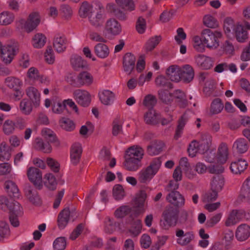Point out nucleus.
<instances>
[{
	"label": "nucleus",
	"mask_w": 250,
	"mask_h": 250,
	"mask_svg": "<svg viewBox=\"0 0 250 250\" xmlns=\"http://www.w3.org/2000/svg\"><path fill=\"white\" fill-rule=\"evenodd\" d=\"M161 165L160 158L154 159L146 168H143L138 173V180L141 183L149 182L157 173Z\"/></svg>",
	"instance_id": "1"
},
{
	"label": "nucleus",
	"mask_w": 250,
	"mask_h": 250,
	"mask_svg": "<svg viewBox=\"0 0 250 250\" xmlns=\"http://www.w3.org/2000/svg\"><path fill=\"white\" fill-rule=\"evenodd\" d=\"M146 193L144 190H140L139 193L136 194L134 199L133 211L130 214L131 218H137L140 215L144 214L146 211Z\"/></svg>",
	"instance_id": "2"
},
{
	"label": "nucleus",
	"mask_w": 250,
	"mask_h": 250,
	"mask_svg": "<svg viewBox=\"0 0 250 250\" xmlns=\"http://www.w3.org/2000/svg\"><path fill=\"white\" fill-rule=\"evenodd\" d=\"M202 36L207 47L216 49L219 45V39L222 38V34L219 31L213 32L209 29H205L202 32Z\"/></svg>",
	"instance_id": "3"
},
{
	"label": "nucleus",
	"mask_w": 250,
	"mask_h": 250,
	"mask_svg": "<svg viewBox=\"0 0 250 250\" xmlns=\"http://www.w3.org/2000/svg\"><path fill=\"white\" fill-rule=\"evenodd\" d=\"M18 51L19 47L17 43L2 46V43L0 42V57L5 63H10Z\"/></svg>",
	"instance_id": "4"
},
{
	"label": "nucleus",
	"mask_w": 250,
	"mask_h": 250,
	"mask_svg": "<svg viewBox=\"0 0 250 250\" xmlns=\"http://www.w3.org/2000/svg\"><path fill=\"white\" fill-rule=\"evenodd\" d=\"M179 208L171 205L167 206L163 212L164 220L167 223V228L175 226L177 224Z\"/></svg>",
	"instance_id": "5"
},
{
	"label": "nucleus",
	"mask_w": 250,
	"mask_h": 250,
	"mask_svg": "<svg viewBox=\"0 0 250 250\" xmlns=\"http://www.w3.org/2000/svg\"><path fill=\"white\" fill-rule=\"evenodd\" d=\"M0 206L3 209V206L7 207L9 210V215H21L22 214V208L21 205L17 201L8 199L4 196L0 197Z\"/></svg>",
	"instance_id": "6"
},
{
	"label": "nucleus",
	"mask_w": 250,
	"mask_h": 250,
	"mask_svg": "<svg viewBox=\"0 0 250 250\" xmlns=\"http://www.w3.org/2000/svg\"><path fill=\"white\" fill-rule=\"evenodd\" d=\"M27 175L37 189L40 190L42 188V173L39 168L30 167L27 169Z\"/></svg>",
	"instance_id": "7"
},
{
	"label": "nucleus",
	"mask_w": 250,
	"mask_h": 250,
	"mask_svg": "<svg viewBox=\"0 0 250 250\" xmlns=\"http://www.w3.org/2000/svg\"><path fill=\"white\" fill-rule=\"evenodd\" d=\"M98 10L96 13L94 14V11L89 16L88 20L91 24L95 27H99L104 22L105 19L104 8L100 3L97 4Z\"/></svg>",
	"instance_id": "8"
},
{
	"label": "nucleus",
	"mask_w": 250,
	"mask_h": 250,
	"mask_svg": "<svg viewBox=\"0 0 250 250\" xmlns=\"http://www.w3.org/2000/svg\"><path fill=\"white\" fill-rule=\"evenodd\" d=\"M21 24H24V28L29 33L35 29L40 22V18L38 12H32L28 16L27 21L21 19L20 21Z\"/></svg>",
	"instance_id": "9"
},
{
	"label": "nucleus",
	"mask_w": 250,
	"mask_h": 250,
	"mask_svg": "<svg viewBox=\"0 0 250 250\" xmlns=\"http://www.w3.org/2000/svg\"><path fill=\"white\" fill-rule=\"evenodd\" d=\"M166 200L174 207L180 208L184 206V197L178 191L172 190L167 195Z\"/></svg>",
	"instance_id": "10"
},
{
	"label": "nucleus",
	"mask_w": 250,
	"mask_h": 250,
	"mask_svg": "<svg viewBox=\"0 0 250 250\" xmlns=\"http://www.w3.org/2000/svg\"><path fill=\"white\" fill-rule=\"evenodd\" d=\"M175 235L178 237L176 240L177 243L181 246H187L195 238L192 231H188L185 233L184 230L181 229L176 230Z\"/></svg>",
	"instance_id": "11"
},
{
	"label": "nucleus",
	"mask_w": 250,
	"mask_h": 250,
	"mask_svg": "<svg viewBox=\"0 0 250 250\" xmlns=\"http://www.w3.org/2000/svg\"><path fill=\"white\" fill-rule=\"evenodd\" d=\"M77 102L83 107L88 106L91 102L90 94L86 90L77 89L73 93Z\"/></svg>",
	"instance_id": "12"
},
{
	"label": "nucleus",
	"mask_w": 250,
	"mask_h": 250,
	"mask_svg": "<svg viewBox=\"0 0 250 250\" xmlns=\"http://www.w3.org/2000/svg\"><path fill=\"white\" fill-rule=\"evenodd\" d=\"M105 30L106 32L112 36L119 35L122 32L121 24L115 19H108L105 23Z\"/></svg>",
	"instance_id": "13"
},
{
	"label": "nucleus",
	"mask_w": 250,
	"mask_h": 250,
	"mask_svg": "<svg viewBox=\"0 0 250 250\" xmlns=\"http://www.w3.org/2000/svg\"><path fill=\"white\" fill-rule=\"evenodd\" d=\"M25 195L30 202L36 205L41 204V200L37 191L30 185H27L24 189Z\"/></svg>",
	"instance_id": "14"
},
{
	"label": "nucleus",
	"mask_w": 250,
	"mask_h": 250,
	"mask_svg": "<svg viewBox=\"0 0 250 250\" xmlns=\"http://www.w3.org/2000/svg\"><path fill=\"white\" fill-rule=\"evenodd\" d=\"M136 58L131 53H126L123 57V68L125 72L130 74L135 67Z\"/></svg>",
	"instance_id": "15"
},
{
	"label": "nucleus",
	"mask_w": 250,
	"mask_h": 250,
	"mask_svg": "<svg viewBox=\"0 0 250 250\" xmlns=\"http://www.w3.org/2000/svg\"><path fill=\"white\" fill-rule=\"evenodd\" d=\"M244 214L245 212L242 210H232L225 222V225L229 227L235 225L244 215Z\"/></svg>",
	"instance_id": "16"
},
{
	"label": "nucleus",
	"mask_w": 250,
	"mask_h": 250,
	"mask_svg": "<svg viewBox=\"0 0 250 250\" xmlns=\"http://www.w3.org/2000/svg\"><path fill=\"white\" fill-rule=\"evenodd\" d=\"M26 94L35 107L40 105L41 94L37 88L32 86L29 87L26 89Z\"/></svg>",
	"instance_id": "17"
},
{
	"label": "nucleus",
	"mask_w": 250,
	"mask_h": 250,
	"mask_svg": "<svg viewBox=\"0 0 250 250\" xmlns=\"http://www.w3.org/2000/svg\"><path fill=\"white\" fill-rule=\"evenodd\" d=\"M250 236V227L245 224L239 225L235 232V237L239 241H244Z\"/></svg>",
	"instance_id": "18"
},
{
	"label": "nucleus",
	"mask_w": 250,
	"mask_h": 250,
	"mask_svg": "<svg viewBox=\"0 0 250 250\" xmlns=\"http://www.w3.org/2000/svg\"><path fill=\"white\" fill-rule=\"evenodd\" d=\"M67 40L64 35H57L54 38L53 46L58 53L64 52L67 46Z\"/></svg>",
	"instance_id": "19"
},
{
	"label": "nucleus",
	"mask_w": 250,
	"mask_h": 250,
	"mask_svg": "<svg viewBox=\"0 0 250 250\" xmlns=\"http://www.w3.org/2000/svg\"><path fill=\"white\" fill-rule=\"evenodd\" d=\"M70 216V211L69 208H65L58 214L57 218L58 226L59 229H62L67 226Z\"/></svg>",
	"instance_id": "20"
},
{
	"label": "nucleus",
	"mask_w": 250,
	"mask_h": 250,
	"mask_svg": "<svg viewBox=\"0 0 250 250\" xmlns=\"http://www.w3.org/2000/svg\"><path fill=\"white\" fill-rule=\"evenodd\" d=\"M125 161L123 163L125 168L130 171H135L142 167L141 161L138 159H133L130 157L124 156Z\"/></svg>",
	"instance_id": "21"
},
{
	"label": "nucleus",
	"mask_w": 250,
	"mask_h": 250,
	"mask_svg": "<svg viewBox=\"0 0 250 250\" xmlns=\"http://www.w3.org/2000/svg\"><path fill=\"white\" fill-rule=\"evenodd\" d=\"M144 155V150L140 146H133L129 147L126 151L125 156L132 157L133 159H138L140 161Z\"/></svg>",
	"instance_id": "22"
},
{
	"label": "nucleus",
	"mask_w": 250,
	"mask_h": 250,
	"mask_svg": "<svg viewBox=\"0 0 250 250\" xmlns=\"http://www.w3.org/2000/svg\"><path fill=\"white\" fill-rule=\"evenodd\" d=\"M180 80L182 79L185 82L189 83L194 76V71L189 64H186L181 68Z\"/></svg>",
	"instance_id": "23"
},
{
	"label": "nucleus",
	"mask_w": 250,
	"mask_h": 250,
	"mask_svg": "<svg viewBox=\"0 0 250 250\" xmlns=\"http://www.w3.org/2000/svg\"><path fill=\"white\" fill-rule=\"evenodd\" d=\"M4 188L10 196L15 198L20 197L19 189L14 182L11 180L6 181L4 184Z\"/></svg>",
	"instance_id": "24"
},
{
	"label": "nucleus",
	"mask_w": 250,
	"mask_h": 250,
	"mask_svg": "<svg viewBox=\"0 0 250 250\" xmlns=\"http://www.w3.org/2000/svg\"><path fill=\"white\" fill-rule=\"evenodd\" d=\"M181 67L177 65H172L167 68L166 74L171 81L178 82L180 80Z\"/></svg>",
	"instance_id": "25"
},
{
	"label": "nucleus",
	"mask_w": 250,
	"mask_h": 250,
	"mask_svg": "<svg viewBox=\"0 0 250 250\" xmlns=\"http://www.w3.org/2000/svg\"><path fill=\"white\" fill-rule=\"evenodd\" d=\"M164 144L160 141L155 140L147 146V153L150 156L159 154L162 151Z\"/></svg>",
	"instance_id": "26"
},
{
	"label": "nucleus",
	"mask_w": 250,
	"mask_h": 250,
	"mask_svg": "<svg viewBox=\"0 0 250 250\" xmlns=\"http://www.w3.org/2000/svg\"><path fill=\"white\" fill-rule=\"evenodd\" d=\"M249 148V144L247 141L244 138H239L233 143L232 149L236 153L241 154L247 151Z\"/></svg>",
	"instance_id": "27"
},
{
	"label": "nucleus",
	"mask_w": 250,
	"mask_h": 250,
	"mask_svg": "<svg viewBox=\"0 0 250 250\" xmlns=\"http://www.w3.org/2000/svg\"><path fill=\"white\" fill-rule=\"evenodd\" d=\"M82 153V147L79 143L74 144L72 147L70 153L71 162L75 165L78 164Z\"/></svg>",
	"instance_id": "28"
},
{
	"label": "nucleus",
	"mask_w": 250,
	"mask_h": 250,
	"mask_svg": "<svg viewBox=\"0 0 250 250\" xmlns=\"http://www.w3.org/2000/svg\"><path fill=\"white\" fill-rule=\"evenodd\" d=\"M248 166V164L246 160L240 159L237 162H232L230 166V169L234 174H241L246 169Z\"/></svg>",
	"instance_id": "29"
},
{
	"label": "nucleus",
	"mask_w": 250,
	"mask_h": 250,
	"mask_svg": "<svg viewBox=\"0 0 250 250\" xmlns=\"http://www.w3.org/2000/svg\"><path fill=\"white\" fill-rule=\"evenodd\" d=\"M224 183V178L222 174L214 175L210 182L211 190L220 192L222 190Z\"/></svg>",
	"instance_id": "30"
},
{
	"label": "nucleus",
	"mask_w": 250,
	"mask_h": 250,
	"mask_svg": "<svg viewBox=\"0 0 250 250\" xmlns=\"http://www.w3.org/2000/svg\"><path fill=\"white\" fill-rule=\"evenodd\" d=\"M135 218H131L130 215L129 217V221L131 222V227L128 231L133 237H136L139 235L141 232L142 229L141 220L139 219H135Z\"/></svg>",
	"instance_id": "31"
},
{
	"label": "nucleus",
	"mask_w": 250,
	"mask_h": 250,
	"mask_svg": "<svg viewBox=\"0 0 250 250\" xmlns=\"http://www.w3.org/2000/svg\"><path fill=\"white\" fill-rule=\"evenodd\" d=\"M197 65L203 69H209L212 67L211 58L203 55H199L195 59Z\"/></svg>",
	"instance_id": "32"
},
{
	"label": "nucleus",
	"mask_w": 250,
	"mask_h": 250,
	"mask_svg": "<svg viewBox=\"0 0 250 250\" xmlns=\"http://www.w3.org/2000/svg\"><path fill=\"white\" fill-rule=\"evenodd\" d=\"M239 198L250 204V177L244 182L241 188Z\"/></svg>",
	"instance_id": "33"
},
{
	"label": "nucleus",
	"mask_w": 250,
	"mask_h": 250,
	"mask_svg": "<svg viewBox=\"0 0 250 250\" xmlns=\"http://www.w3.org/2000/svg\"><path fill=\"white\" fill-rule=\"evenodd\" d=\"M79 87L83 85L89 86L93 81L92 75L87 71H84L80 72L78 75Z\"/></svg>",
	"instance_id": "34"
},
{
	"label": "nucleus",
	"mask_w": 250,
	"mask_h": 250,
	"mask_svg": "<svg viewBox=\"0 0 250 250\" xmlns=\"http://www.w3.org/2000/svg\"><path fill=\"white\" fill-rule=\"evenodd\" d=\"M229 151L227 145L225 143H221L217 151V161L220 164H224L228 158Z\"/></svg>",
	"instance_id": "35"
},
{
	"label": "nucleus",
	"mask_w": 250,
	"mask_h": 250,
	"mask_svg": "<svg viewBox=\"0 0 250 250\" xmlns=\"http://www.w3.org/2000/svg\"><path fill=\"white\" fill-rule=\"evenodd\" d=\"M133 211L132 207L128 205H122L114 211V215L118 219H122L128 215H130Z\"/></svg>",
	"instance_id": "36"
},
{
	"label": "nucleus",
	"mask_w": 250,
	"mask_h": 250,
	"mask_svg": "<svg viewBox=\"0 0 250 250\" xmlns=\"http://www.w3.org/2000/svg\"><path fill=\"white\" fill-rule=\"evenodd\" d=\"M42 133L48 143L53 144V145L57 147L60 146V141L56 137L55 133L52 130L45 128L42 130Z\"/></svg>",
	"instance_id": "37"
},
{
	"label": "nucleus",
	"mask_w": 250,
	"mask_h": 250,
	"mask_svg": "<svg viewBox=\"0 0 250 250\" xmlns=\"http://www.w3.org/2000/svg\"><path fill=\"white\" fill-rule=\"evenodd\" d=\"M71 64L75 71H80L82 69H86L87 62L82 58L79 56H74L70 59Z\"/></svg>",
	"instance_id": "38"
},
{
	"label": "nucleus",
	"mask_w": 250,
	"mask_h": 250,
	"mask_svg": "<svg viewBox=\"0 0 250 250\" xmlns=\"http://www.w3.org/2000/svg\"><path fill=\"white\" fill-rule=\"evenodd\" d=\"M94 53L96 56L101 59L107 57L109 54L108 47L103 43H98L94 46Z\"/></svg>",
	"instance_id": "39"
},
{
	"label": "nucleus",
	"mask_w": 250,
	"mask_h": 250,
	"mask_svg": "<svg viewBox=\"0 0 250 250\" xmlns=\"http://www.w3.org/2000/svg\"><path fill=\"white\" fill-rule=\"evenodd\" d=\"M34 147L36 149L45 153H50L52 151V147L48 142L44 143L42 139L37 138L35 140Z\"/></svg>",
	"instance_id": "40"
},
{
	"label": "nucleus",
	"mask_w": 250,
	"mask_h": 250,
	"mask_svg": "<svg viewBox=\"0 0 250 250\" xmlns=\"http://www.w3.org/2000/svg\"><path fill=\"white\" fill-rule=\"evenodd\" d=\"M100 100L102 104L109 105L113 102L115 94L109 90H104L99 94Z\"/></svg>",
	"instance_id": "41"
},
{
	"label": "nucleus",
	"mask_w": 250,
	"mask_h": 250,
	"mask_svg": "<svg viewBox=\"0 0 250 250\" xmlns=\"http://www.w3.org/2000/svg\"><path fill=\"white\" fill-rule=\"evenodd\" d=\"M93 12V6L87 1L83 2L79 8V14L81 18H85Z\"/></svg>",
	"instance_id": "42"
},
{
	"label": "nucleus",
	"mask_w": 250,
	"mask_h": 250,
	"mask_svg": "<svg viewBox=\"0 0 250 250\" xmlns=\"http://www.w3.org/2000/svg\"><path fill=\"white\" fill-rule=\"evenodd\" d=\"M107 9L119 20L125 21L126 19L125 13L114 4H108L107 5Z\"/></svg>",
	"instance_id": "43"
},
{
	"label": "nucleus",
	"mask_w": 250,
	"mask_h": 250,
	"mask_svg": "<svg viewBox=\"0 0 250 250\" xmlns=\"http://www.w3.org/2000/svg\"><path fill=\"white\" fill-rule=\"evenodd\" d=\"M144 120L147 125H156L159 123L157 114L153 109H149L144 115Z\"/></svg>",
	"instance_id": "44"
},
{
	"label": "nucleus",
	"mask_w": 250,
	"mask_h": 250,
	"mask_svg": "<svg viewBox=\"0 0 250 250\" xmlns=\"http://www.w3.org/2000/svg\"><path fill=\"white\" fill-rule=\"evenodd\" d=\"M44 184L45 187L51 190L56 189L57 182L54 175L52 173H47L44 175Z\"/></svg>",
	"instance_id": "45"
},
{
	"label": "nucleus",
	"mask_w": 250,
	"mask_h": 250,
	"mask_svg": "<svg viewBox=\"0 0 250 250\" xmlns=\"http://www.w3.org/2000/svg\"><path fill=\"white\" fill-rule=\"evenodd\" d=\"M117 5L125 11H132L135 10V5L133 0H115Z\"/></svg>",
	"instance_id": "46"
},
{
	"label": "nucleus",
	"mask_w": 250,
	"mask_h": 250,
	"mask_svg": "<svg viewBox=\"0 0 250 250\" xmlns=\"http://www.w3.org/2000/svg\"><path fill=\"white\" fill-rule=\"evenodd\" d=\"M235 37L239 42H245L248 39V32L241 25H237L235 28Z\"/></svg>",
	"instance_id": "47"
},
{
	"label": "nucleus",
	"mask_w": 250,
	"mask_h": 250,
	"mask_svg": "<svg viewBox=\"0 0 250 250\" xmlns=\"http://www.w3.org/2000/svg\"><path fill=\"white\" fill-rule=\"evenodd\" d=\"M15 19L14 15L9 11L0 13V25H7L11 24Z\"/></svg>",
	"instance_id": "48"
},
{
	"label": "nucleus",
	"mask_w": 250,
	"mask_h": 250,
	"mask_svg": "<svg viewBox=\"0 0 250 250\" xmlns=\"http://www.w3.org/2000/svg\"><path fill=\"white\" fill-rule=\"evenodd\" d=\"M159 99L164 103L170 104L173 101V95L167 90L160 89L158 91Z\"/></svg>",
	"instance_id": "49"
},
{
	"label": "nucleus",
	"mask_w": 250,
	"mask_h": 250,
	"mask_svg": "<svg viewBox=\"0 0 250 250\" xmlns=\"http://www.w3.org/2000/svg\"><path fill=\"white\" fill-rule=\"evenodd\" d=\"M174 94L179 106L181 108L186 107L188 105V101L185 93L182 90L178 89L174 91Z\"/></svg>",
	"instance_id": "50"
},
{
	"label": "nucleus",
	"mask_w": 250,
	"mask_h": 250,
	"mask_svg": "<svg viewBox=\"0 0 250 250\" xmlns=\"http://www.w3.org/2000/svg\"><path fill=\"white\" fill-rule=\"evenodd\" d=\"M19 107L22 113L26 115H29L32 111V103L28 99H23Z\"/></svg>",
	"instance_id": "51"
},
{
	"label": "nucleus",
	"mask_w": 250,
	"mask_h": 250,
	"mask_svg": "<svg viewBox=\"0 0 250 250\" xmlns=\"http://www.w3.org/2000/svg\"><path fill=\"white\" fill-rule=\"evenodd\" d=\"M5 84L11 89H17L20 88L22 82L19 79L14 77H8L5 80Z\"/></svg>",
	"instance_id": "52"
},
{
	"label": "nucleus",
	"mask_w": 250,
	"mask_h": 250,
	"mask_svg": "<svg viewBox=\"0 0 250 250\" xmlns=\"http://www.w3.org/2000/svg\"><path fill=\"white\" fill-rule=\"evenodd\" d=\"M187 122V119L186 115H183L178 120V125L175 130V133L174 135V139L178 140L180 138L182 134L183 133V130L184 127Z\"/></svg>",
	"instance_id": "53"
},
{
	"label": "nucleus",
	"mask_w": 250,
	"mask_h": 250,
	"mask_svg": "<svg viewBox=\"0 0 250 250\" xmlns=\"http://www.w3.org/2000/svg\"><path fill=\"white\" fill-rule=\"evenodd\" d=\"M59 124L61 127L67 131H72L75 128V125L73 121L65 117L62 118L60 120Z\"/></svg>",
	"instance_id": "54"
},
{
	"label": "nucleus",
	"mask_w": 250,
	"mask_h": 250,
	"mask_svg": "<svg viewBox=\"0 0 250 250\" xmlns=\"http://www.w3.org/2000/svg\"><path fill=\"white\" fill-rule=\"evenodd\" d=\"M155 82L156 86L159 87L167 88L169 89L173 88L172 84L168 79L162 75H160L156 77Z\"/></svg>",
	"instance_id": "55"
},
{
	"label": "nucleus",
	"mask_w": 250,
	"mask_h": 250,
	"mask_svg": "<svg viewBox=\"0 0 250 250\" xmlns=\"http://www.w3.org/2000/svg\"><path fill=\"white\" fill-rule=\"evenodd\" d=\"M224 107L222 101L219 98L215 99L212 102L210 106V112L213 114H218L221 112Z\"/></svg>",
	"instance_id": "56"
},
{
	"label": "nucleus",
	"mask_w": 250,
	"mask_h": 250,
	"mask_svg": "<svg viewBox=\"0 0 250 250\" xmlns=\"http://www.w3.org/2000/svg\"><path fill=\"white\" fill-rule=\"evenodd\" d=\"M33 45L35 48H40L45 44L46 37L42 34H37L35 35L32 40Z\"/></svg>",
	"instance_id": "57"
},
{
	"label": "nucleus",
	"mask_w": 250,
	"mask_h": 250,
	"mask_svg": "<svg viewBox=\"0 0 250 250\" xmlns=\"http://www.w3.org/2000/svg\"><path fill=\"white\" fill-rule=\"evenodd\" d=\"M157 103V99L154 95L148 94L146 95L143 100V105L149 109H153V107Z\"/></svg>",
	"instance_id": "58"
},
{
	"label": "nucleus",
	"mask_w": 250,
	"mask_h": 250,
	"mask_svg": "<svg viewBox=\"0 0 250 250\" xmlns=\"http://www.w3.org/2000/svg\"><path fill=\"white\" fill-rule=\"evenodd\" d=\"M113 196L116 200H122L125 196V192L121 185H116L113 188Z\"/></svg>",
	"instance_id": "59"
},
{
	"label": "nucleus",
	"mask_w": 250,
	"mask_h": 250,
	"mask_svg": "<svg viewBox=\"0 0 250 250\" xmlns=\"http://www.w3.org/2000/svg\"><path fill=\"white\" fill-rule=\"evenodd\" d=\"M11 157V154L8 151V146L5 142H2L0 145V160L1 161H8Z\"/></svg>",
	"instance_id": "60"
},
{
	"label": "nucleus",
	"mask_w": 250,
	"mask_h": 250,
	"mask_svg": "<svg viewBox=\"0 0 250 250\" xmlns=\"http://www.w3.org/2000/svg\"><path fill=\"white\" fill-rule=\"evenodd\" d=\"M2 127L4 134L9 135L14 132L16 125L14 121L11 120H7L4 122Z\"/></svg>",
	"instance_id": "61"
},
{
	"label": "nucleus",
	"mask_w": 250,
	"mask_h": 250,
	"mask_svg": "<svg viewBox=\"0 0 250 250\" xmlns=\"http://www.w3.org/2000/svg\"><path fill=\"white\" fill-rule=\"evenodd\" d=\"M193 47L197 51L202 52L205 50V44L203 42L202 36H196L193 38Z\"/></svg>",
	"instance_id": "62"
},
{
	"label": "nucleus",
	"mask_w": 250,
	"mask_h": 250,
	"mask_svg": "<svg viewBox=\"0 0 250 250\" xmlns=\"http://www.w3.org/2000/svg\"><path fill=\"white\" fill-rule=\"evenodd\" d=\"M161 40V37L160 36H156L150 38L146 44V51H152L158 44Z\"/></svg>",
	"instance_id": "63"
},
{
	"label": "nucleus",
	"mask_w": 250,
	"mask_h": 250,
	"mask_svg": "<svg viewBox=\"0 0 250 250\" xmlns=\"http://www.w3.org/2000/svg\"><path fill=\"white\" fill-rule=\"evenodd\" d=\"M203 22L207 27L214 28L218 26V22L211 15H206L203 19Z\"/></svg>",
	"instance_id": "64"
}]
</instances>
